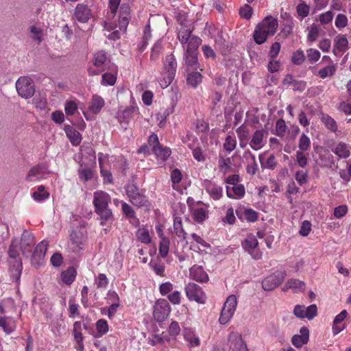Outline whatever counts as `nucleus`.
I'll use <instances>...</instances> for the list:
<instances>
[{"label": "nucleus", "instance_id": "obj_1", "mask_svg": "<svg viewBox=\"0 0 351 351\" xmlns=\"http://www.w3.org/2000/svg\"><path fill=\"white\" fill-rule=\"evenodd\" d=\"M130 19V8L128 5H121L119 12V23L114 24L110 22L104 23L105 35L110 40L120 38V33L125 32Z\"/></svg>", "mask_w": 351, "mask_h": 351}, {"label": "nucleus", "instance_id": "obj_2", "mask_svg": "<svg viewBox=\"0 0 351 351\" xmlns=\"http://www.w3.org/2000/svg\"><path fill=\"white\" fill-rule=\"evenodd\" d=\"M278 21L273 16L265 17L258 23L254 31L253 37L256 43H264L269 36L275 34L278 28Z\"/></svg>", "mask_w": 351, "mask_h": 351}, {"label": "nucleus", "instance_id": "obj_3", "mask_svg": "<svg viewBox=\"0 0 351 351\" xmlns=\"http://www.w3.org/2000/svg\"><path fill=\"white\" fill-rule=\"evenodd\" d=\"M110 202V195L102 191H97L94 193L93 204L95 211L101 217V225L104 226L105 222L110 220L112 217L111 210L108 208Z\"/></svg>", "mask_w": 351, "mask_h": 351}, {"label": "nucleus", "instance_id": "obj_4", "mask_svg": "<svg viewBox=\"0 0 351 351\" xmlns=\"http://www.w3.org/2000/svg\"><path fill=\"white\" fill-rule=\"evenodd\" d=\"M18 245L19 243L17 241H12L8 251L10 257L14 261L13 263L10 261L11 276L12 280L16 283L17 285H19L23 269L21 261V259L18 258L19 255Z\"/></svg>", "mask_w": 351, "mask_h": 351}, {"label": "nucleus", "instance_id": "obj_5", "mask_svg": "<svg viewBox=\"0 0 351 351\" xmlns=\"http://www.w3.org/2000/svg\"><path fill=\"white\" fill-rule=\"evenodd\" d=\"M237 304L238 300L235 295H230L228 297L221 309L219 318V322L221 324H227L232 319L236 311Z\"/></svg>", "mask_w": 351, "mask_h": 351}, {"label": "nucleus", "instance_id": "obj_6", "mask_svg": "<svg viewBox=\"0 0 351 351\" xmlns=\"http://www.w3.org/2000/svg\"><path fill=\"white\" fill-rule=\"evenodd\" d=\"M18 94L23 98L32 97L35 93L34 84L32 78L27 76L20 77L16 82Z\"/></svg>", "mask_w": 351, "mask_h": 351}, {"label": "nucleus", "instance_id": "obj_7", "mask_svg": "<svg viewBox=\"0 0 351 351\" xmlns=\"http://www.w3.org/2000/svg\"><path fill=\"white\" fill-rule=\"evenodd\" d=\"M200 44L201 39L199 38H193L191 39L190 46L184 49L185 50L184 60L186 64L194 69H197L198 68L196 50Z\"/></svg>", "mask_w": 351, "mask_h": 351}, {"label": "nucleus", "instance_id": "obj_8", "mask_svg": "<svg viewBox=\"0 0 351 351\" xmlns=\"http://www.w3.org/2000/svg\"><path fill=\"white\" fill-rule=\"evenodd\" d=\"M171 306L165 299H158L153 306V317L157 322L165 320L171 313Z\"/></svg>", "mask_w": 351, "mask_h": 351}, {"label": "nucleus", "instance_id": "obj_9", "mask_svg": "<svg viewBox=\"0 0 351 351\" xmlns=\"http://www.w3.org/2000/svg\"><path fill=\"white\" fill-rule=\"evenodd\" d=\"M242 247L253 259L259 260L262 258V252L258 247V241L254 235H247L242 242Z\"/></svg>", "mask_w": 351, "mask_h": 351}, {"label": "nucleus", "instance_id": "obj_10", "mask_svg": "<svg viewBox=\"0 0 351 351\" xmlns=\"http://www.w3.org/2000/svg\"><path fill=\"white\" fill-rule=\"evenodd\" d=\"M188 299L191 301H195L199 304H204L206 296L202 288L193 282L188 283L184 288Z\"/></svg>", "mask_w": 351, "mask_h": 351}, {"label": "nucleus", "instance_id": "obj_11", "mask_svg": "<svg viewBox=\"0 0 351 351\" xmlns=\"http://www.w3.org/2000/svg\"><path fill=\"white\" fill-rule=\"evenodd\" d=\"M125 190L130 202L134 206L141 207L146 205L147 202L146 197L139 192L138 189L134 184H128Z\"/></svg>", "mask_w": 351, "mask_h": 351}, {"label": "nucleus", "instance_id": "obj_12", "mask_svg": "<svg viewBox=\"0 0 351 351\" xmlns=\"http://www.w3.org/2000/svg\"><path fill=\"white\" fill-rule=\"evenodd\" d=\"M286 277V272L278 271L266 277L262 282L265 291H271L280 285Z\"/></svg>", "mask_w": 351, "mask_h": 351}, {"label": "nucleus", "instance_id": "obj_13", "mask_svg": "<svg viewBox=\"0 0 351 351\" xmlns=\"http://www.w3.org/2000/svg\"><path fill=\"white\" fill-rule=\"evenodd\" d=\"M229 351H249L242 335L238 332L232 331L228 338Z\"/></svg>", "mask_w": 351, "mask_h": 351}, {"label": "nucleus", "instance_id": "obj_14", "mask_svg": "<svg viewBox=\"0 0 351 351\" xmlns=\"http://www.w3.org/2000/svg\"><path fill=\"white\" fill-rule=\"evenodd\" d=\"M149 142L156 143V145L153 146V152L158 160L164 162L169 157L171 153V149L169 147H162L158 143L157 135H152L149 138Z\"/></svg>", "mask_w": 351, "mask_h": 351}, {"label": "nucleus", "instance_id": "obj_15", "mask_svg": "<svg viewBox=\"0 0 351 351\" xmlns=\"http://www.w3.org/2000/svg\"><path fill=\"white\" fill-rule=\"evenodd\" d=\"M107 61V56L106 53L104 51H97L94 54L93 56V66L96 68H93L90 66L88 69V72L90 75H98L102 70H103V66L105 64V63Z\"/></svg>", "mask_w": 351, "mask_h": 351}, {"label": "nucleus", "instance_id": "obj_16", "mask_svg": "<svg viewBox=\"0 0 351 351\" xmlns=\"http://www.w3.org/2000/svg\"><path fill=\"white\" fill-rule=\"evenodd\" d=\"M48 173L49 171L45 166L37 165L29 170L26 178L29 182H36L45 178Z\"/></svg>", "mask_w": 351, "mask_h": 351}, {"label": "nucleus", "instance_id": "obj_17", "mask_svg": "<svg viewBox=\"0 0 351 351\" xmlns=\"http://www.w3.org/2000/svg\"><path fill=\"white\" fill-rule=\"evenodd\" d=\"M265 134L266 132L263 130H258L253 133L249 142V145L252 149L258 151L264 147L266 143Z\"/></svg>", "mask_w": 351, "mask_h": 351}, {"label": "nucleus", "instance_id": "obj_18", "mask_svg": "<svg viewBox=\"0 0 351 351\" xmlns=\"http://www.w3.org/2000/svg\"><path fill=\"white\" fill-rule=\"evenodd\" d=\"M191 238L193 239V242L198 245L197 246H195L193 243H192L191 248L193 250L197 251L200 253H212V247L210 245L204 241V239H202L200 236L195 233H193L191 234Z\"/></svg>", "mask_w": 351, "mask_h": 351}, {"label": "nucleus", "instance_id": "obj_19", "mask_svg": "<svg viewBox=\"0 0 351 351\" xmlns=\"http://www.w3.org/2000/svg\"><path fill=\"white\" fill-rule=\"evenodd\" d=\"M189 276L191 279L199 282H207L209 280L208 275L204 271L203 267L197 265L190 268Z\"/></svg>", "mask_w": 351, "mask_h": 351}, {"label": "nucleus", "instance_id": "obj_20", "mask_svg": "<svg viewBox=\"0 0 351 351\" xmlns=\"http://www.w3.org/2000/svg\"><path fill=\"white\" fill-rule=\"evenodd\" d=\"M309 340V330L303 326L300 329V334L295 335L291 339L292 344L297 348H302L304 345L306 344Z\"/></svg>", "mask_w": 351, "mask_h": 351}, {"label": "nucleus", "instance_id": "obj_21", "mask_svg": "<svg viewBox=\"0 0 351 351\" xmlns=\"http://www.w3.org/2000/svg\"><path fill=\"white\" fill-rule=\"evenodd\" d=\"M204 186L206 192L213 199L219 200L222 197L223 189L221 186L210 180H205Z\"/></svg>", "mask_w": 351, "mask_h": 351}, {"label": "nucleus", "instance_id": "obj_22", "mask_svg": "<svg viewBox=\"0 0 351 351\" xmlns=\"http://www.w3.org/2000/svg\"><path fill=\"white\" fill-rule=\"evenodd\" d=\"M258 159L263 169L273 170L276 167V160L274 154H269L268 152H264L259 154Z\"/></svg>", "mask_w": 351, "mask_h": 351}, {"label": "nucleus", "instance_id": "obj_23", "mask_svg": "<svg viewBox=\"0 0 351 351\" xmlns=\"http://www.w3.org/2000/svg\"><path fill=\"white\" fill-rule=\"evenodd\" d=\"M21 250L23 254L27 255L32 251V247L34 245V238L32 233L25 232L23 233L21 240Z\"/></svg>", "mask_w": 351, "mask_h": 351}, {"label": "nucleus", "instance_id": "obj_24", "mask_svg": "<svg viewBox=\"0 0 351 351\" xmlns=\"http://www.w3.org/2000/svg\"><path fill=\"white\" fill-rule=\"evenodd\" d=\"M348 48V41L344 35H339L335 39L333 53L341 56Z\"/></svg>", "mask_w": 351, "mask_h": 351}, {"label": "nucleus", "instance_id": "obj_25", "mask_svg": "<svg viewBox=\"0 0 351 351\" xmlns=\"http://www.w3.org/2000/svg\"><path fill=\"white\" fill-rule=\"evenodd\" d=\"M305 288L306 285L304 282L299 279L291 278L286 282L282 288V291H287L289 289H291L293 292L298 293L300 291H304L305 290Z\"/></svg>", "mask_w": 351, "mask_h": 351}, {"label": "nucleus", "instance_id": "obj_26", "mask_svg": "<svg viewBox=\"0 0 351 351\" xmlns=\"http://www.w3.org/2000/svg\"><path fill=\"white\" fill-rule=\"evenodd\" d=\"M348 312L346 310H343L338 315H337L333 320L332 331L333 335H337L345 329V326L341 325L343 321L347 317Z\"/></svg>", "mask_w": 351, "mask_h": 351}, {"label": "nucleus", "instance_id": "obj_27", "mask_svg": "<svg viewBox=\"0 0 351 351\" xmlns=\"http://www.w3.org/2000/svg\"><path fill=\"white\" fill-rule=\"evenodd\" d=\"M75 18L81 23H86L90 16L89 8L84 4H77L74 12Z\"/></svg>", "mask_w": 351, "mask_h": 351}, {"label": "nucleus", "instance_id": "obj_28", "mask_svg": "<svg viewBox=\"0 0 351 351\" xmlns=\"http://www.w3.org/2000/svg\"><path fill=\"white\" fill-rule=\"evenodd\" d=\"M104 105V99L101 97L95 95L89 104L88 111L91 114H97L101 112Z\"/></svg>", "mask_w": 351, "mask_h": 351}, {"label": "nucleus", "instance_id": "obj_29", "mask_svg": "<svg viewBox=\"0 0 351 351\" xmlns=\"http://www.w3.org/2000/svg\"><path fill=\"white\" fill-rule=\"evenodd\" d=\"M183 335L185 341L191 348L197 347L200 345V339L195 331L190 328H185L183 330Z\"/></svg>", "mask_w": 351, "mask_h": 351}, {"label": "nucleus", "instance_id": "obj_30", "mask_svg": "<svg viewBox=\"0 0 351 351\" xmlns=\"http://www.w3.org/2000/svg\"><path fill=\"white\" fill-rule=\"evenodd\" d=\"M227 196L232 199H241L245 195V188L242 184H237L234 186H226Z\"/></svg>", "mask_w": 351, "mask_h": 351}, {"label": "nucleus", "instance_id": "obj_31", "mask_svg": "<svg viewBox=\"0 0 351 351\" xmlns=\"http://www.w3.org/2000/svg\"><path fill=\"white\" fill-rule=\"evenodd\" d=\"M332 152L340 158H347L350 156V146L343 142L337 143L332 148Z\"/></svg>", "mask_w": 351, "mask_h": 351}, {"label": "nucleus", "instance_id": "obj_32", "mask_svg": "<svg viewBox=\"0 0 351 351\" xmlns=\"http://www.w3.org/2000/svg\"><path fill=\"white\" fill-rule=\"evenodd\" d=\"M64 132L73 145H77L82 141V136L79 132L69 125H64Z\"/></svg>", "mask_w": 351, "mask_h": 351}, {"label": "nucleus", "instance_id": "obj_33", "mask_svg": "<svg viewBox=\"0 0 351 351\" xmlns=\"http://www.w3.org/2000/svg\"><path fill=\"white\" fill-rule=\"evenodd\" d=\"M245 156L247 160V165L246 167L247 173L251 176H254L256 174L258 169V166L256 160V157L250 151L245 152Z\"/></svg>", "mask_w": 351, "mask_h": 351}, {"label": "nucleus", "instance_id": "obj_34", "mask_svg": "<svg viewBox=\"0 0 351 351\" xmlns=\"http://www.w3.org/2000/svg\"><path fill=\"white\" fill-rule=\"evenodd\" d=\"M0 326L7 334H11L16 329V323L14 319L10 317H0Z\"/></svg>", "mask_w": 351, "mask_h": 351}, {"label": "nucleus", "instance_id": "obj_35", "mask_svg": "<svg viewBox=\"0 0 351 351\" xmlns=\"http://www.w3.org/2000/svg\"><path fill=\"white\" fill-rule=\"evenodd\" d=\"M193 219L198 223L203 222L207 217L206 209L202 204L194 206L192 208Z\"/></svg>", "mask_w": 351, "mask_h": 351}, {"label": "nucleus", "instance_id": "obj_36", "mask_svg": "<svg viewBox=\"0 0 351 351\" xmlns=\"http://www.w3.org/2000/svg\"><path fill=\"white\" fill-rule=\"evenodd\" d=\"M136 110L134 107H128L120 110L117 115L119 122L121 123H128L132 117V114Z\"/></svg>", "mask_w": 351, "mask_h": 351}, {"label": "nucleus", "instance_id": "obj_37", "mask_svg": "<svg viewBox=\"0 0 351 351\" xmlns=\"http://www.w3.org/2000/svg\"><path fill=\"white\" fill-rule=\"evenodd\" d=\"M178 36L184 49L190 46V43L192 38H198L195 36H192L191 31L190 29H181L179 31Z\"/></svg>", "mask_w": 351, "mask_h": 351}, {"label": "nucleus", "instance_id": "obj_38", "mask_svg": "<svg viewBox=\"0 0 351 351\" xmlns=\"http://www.w3.org/2000/svg\"><path fill=\"white\" fill-rule=\"evenodd\" d=\"M71 240L76 244L77 247L82 245L86 240V230L84 228H81L79 232L73 231L70 234Z\"/></svg>", "mask_w": 351, "mask_h": 351}, {"label": "nucleus", "instance_id": "obj_39", "mask_svg": "<svg viewBox=\"0 0 351 351\" xmlns=\"http://www.w3.org/2000/svg\"><path fill=\"white\" fill-rule=\"evenodd\" d=\"M160 241L159 244V253L163 258L166 257L169 253L170 241L169 239L163 236L162 231L158 232Z\"/></svg>", "mask_w": 351, "mask_h": 351}, {"label": "nucleus", "instance_id": "obj_40", "mask_svg": "<svg viewBox=\"0 0 351 351\" xmlns=\"http://www.w3.org/2000/svg\"><path fill=\"white\" fill-rule=\"evenodd\" d=\"M177 69L176 60L173 54L168 55L166 57L165 62L164 64V71L167 73L176 74Z\"/></svg>", "mask_w": 351, "mask_h": 351}, {"label": "nucleus", "instance_id": "obj_41", "mask_svg": "<svg viewBox=\"0 0 351 351\" xmlns=\"http://www.w3.org/2000/svg\"><path fill=\"white\" fill-rule=\"evenodd\" d=\"M136 237L138 241L145 244H149L152 239L149 230L147 227H141L136 232Z\"/></svg>", "mask_w": 351, "mask_h": 351}, {"label": "nucleus", "instance_id": "obj_42", "mask_svg": "<svg viewBox=\"0 0 351 351\" xmlns=\"http://www.w3.org/2000/svg\"><path fill=\"white\" fill-rule=\"evenodd\" d=\"M78 108V101L71 98L66 101L64 104V111L66 115H73Z\"/></svg>", "mask_w": 351, "mask_h": 351}, {"label": "nucleus", "instance_id": "obj_43", "mask_svg": "<svg viewBox=\"0 0 351 351\" xmlns=\"http://www.w3.org/2000/svg\"><path fill=\"white\" fill-rule=\"evenodd\" d=\"M320 120L328 130L334 132L337 130V125L336 121L328 114H322Z\"/></svg>", "mask_w": 351, "mask_h": 351}, {"label": "nucleus", "instance_id": "obj_44", "mask_svg": "<svg viewBox=\"0 0 351 351\" xmlns=\"http://www.w3.org/2000/svg\"><path fill=\"white\" fill-rule=\"evenodd\" d=\"M310 12V7L304 1H301L296 7L297 17L300 20H303Z\"/></svg>", "mask_w": 351, "mask_h": 351}, {"label": "nucleus", "instance_id": "obj_45", "mask_svg": "<svg viewBox=\"0 0 351 351\" xmlns=\"http://www.w3.org/2000/svg\"><path fill=\"white\" fill-rule=\"evenodd\" d=\"M49 196V193L45 191V186H39L37 190L32 193L33 199L38 202H43Z\"/></svg>", "mask_w": 351, "mask_h": 351}, {"label": "nucleus", "instance_id": "obj_46", "mask_svg": "<svg viewBox=\"0 0 351 351\" xmlns=\"http://www.w3.org/2000/svg\"><path fill=\"white\" fill-rule=\"evenodd\" d=\"M76 271L73 267L68 268L61 274L62 281L66 285L71 284L74 281Z\"/></svg>", "mask_w": 351, "mask_h": 351}, {"label": "nucleus", "instance_id": "obj_47", "mask_svg": "<svg viewBox=\"0 0 351 351\" xmlns=\"http://www.w3.org/2000/svg\"><path fill=\"white\" fill-rule=\"evenodd\" d=\"M337 69V65L335 64H330L327 65L326 66L321 69L318 71V75L322 78L325 79L328 77H330L335 73Z\"/></svg>", "mask_w": 351, "mask_h": 351}, {"label": "nucleus", "instance_id": "obj_48", "mask_svg": "<svg viewBox=\"0 0 351 351\" xmlns=\"http://www.w3.org/2000/svg\"><path fill=\"white\" fill-rule=\"evenodd\" d=\"M48 242L45 240L40 241L36 247L34 256L38 258H43L47 250Z\"/></svg>", "mask_w": 351, "mask_h": 351}, {"label": "nucleus", "instance_id": "obj_49", "mask_svg": "<svg viewBox=\"0 0 351 351\" xmlns=\"http://www.w3.org/2000/svg\"><path fill=\"white\" fill-rule=\"evenodd\" d=\"M202 76L199 72H193L187 77L188 84L193 88H196L202 82Z\"/></svg>", "mask_w": 351, "mask_h": 351}, {"label": "nucleus", "instance_id": "obj_50", "mask_svg": "<svg viewBox=\"0 0 351 351\" xmlns=\"http://www.w3.org/2000/svg\"><path fill=\"white\" fill-rule=\"evenodd\" d=\"M219 171L223 173L230 172L232 169V162L230 158L220 157L219 159Z\"/></svg>", "mask_w": 351, "mask_h": 351}, {"label": "nucleus", "instance_id": "obj_51", "mask_svg": "<svg viewBox=\"0 0 351 351\" xmlns=\"http://www.w3.org/2000/svg\"><path fill=\"white\" fill-rule=\"evenodd\" d=\"M237 146V140L234 136L228 135L226 136L223 143V149L228 153L232 152Z\"/></svg>", "mask_w": 351, "mask_h": 351}, {"label": "nucleus", "instance_id": "obj_52", "mask_svg": "<svg viewBox=\"0 0 351 351\" xmlns=\"http://www.w3.org/2000/svg\"><path fill=\"white\" fill-rule=\"evenodd\" d=\"M173 229L175 233L178 237L185 239L186 232L182 228V219L180 217H175L173 221Z\"/></svg>", "mask_w": 351, "mask_h": 351}, {"label": "nucleus", "instance_id": "obj_53", "mask_svg": "<svg viewBox=\"0 0 351 351\" xmlns=\"http://www.w3.org/2000/svg\"><path fill=\"white\" fill-rule=\"evenodd\" d=\"M175 75L169 73H167V71H164L162 73V76L159 80V84L162 88H166L168 87L170 84L172 82L174 79Z\"/></svg>", "mask_w": 351, "mask_h": 351}, {"label": "nucleus", "instance_id": "obj_54", "mask_svg": "<svg viewBox=\"0 0 351 351\" xmlns=\"http://www.w3.org/2000/svg\"><path fill=\"white\" fill-rule=\"evenodd\" d=\"M117 80V71L113 73H106L102 75L101 84L104 86H112Z\"/></svg>", "mask_w": 351, "mask_h": 351}, {"label": "nucleus", "instance_id": "obj_55", "mask_svg": "<svg viewBox=\"0 0 351 351\" xmlns=\"http://www.w3.org/2000/svg\"><path fill=\"white\" fill-rule=\"evenodd\" d=\"M165 340L169 341L170 338L165 335L164 332L162 335H154L148 339V343L152 346H156L162 343Z\"/></svg>", "mask_w": 351, "mask_h": 351}, {"label": "nucleus", "instance_id": "obj_56", "mask_svg": "<svg viewBox=\"0 0 351 351\" xmlns=\"http://www.w3.org/2000/svg\"><path fill=\"white\" fill-rule=\"evenodd\" d=\"M97 332L99 337L103 336L108 331V324L104 319H99L96 323Z\"/></svg>", "mask_w": 351, "mask_h": 351}, {"label": "nucleus", "instance_id": "obj_57", "mask_svg": "<svg viewBox=\"0 0 351 351\" xmlns=\"http://www.w3.org/2000/svg\"><path fill=\"white\" fill-rule=\"evenodd\" d=\"M32 38L40 43L43 39V30L36 25H32L29 27Z\"/></svg>", "mask_w": 351, "mask_h": 351}, {"label": "nucleus", "instance_id": "obj_58", "mask_svg": "<svg viewBox=\"0 0 351 351\" xmlns=\"http://www.w3.org/2000/svg\"><path fill=\"white\" fill-rule=\"evenodd\" d=\"M110 306L108 308H103L101 310L102 315H108L110 319H112L118 311L120 304H109Z\"/></svg>", "mask_w": 351, "mask_h": 351}, {"label": "nucleus", "instance_id": "obj_59", "mask_svg": "<svg viewBox=\"0 0 351 351\" xmlns=\"http://www.w3.org/2000/svg\"><path fill=\"white\" fill-rule=\"evenodd\" d=\"M311 145L310 138L305 134H302L299 139L298 147L301 152H304L308 149Z\"/></svg>", "mask_w": 351, "mask_h": 351}, {"label": "nucleus", "instance_id": "obj_60", "mask_svg": "<svg viewBox=\"0 0 351 351\" xmlns=\"http://www.w3.org/2000/svg\"><path fill=\"white\" fill-rule=\"evenodd\" d=\"M319 27L315 24H313L309 29L307 35V39L310 42H314L317 40L319 34Z\"/></svg>", "mask_w": 351, "mask_h": 351}, {"label": "nucleus", "instance_id": "obj_61", "mask_svg": "<svg viewBox=\"0 0 351 351\" xmlns=\"http://www.w3.org/2000/svg\"><path fill=\"white\" fill-rule=\"evenodd\" d=\"M180 332V327L178 322L176 321H173L169 326L168 328V333L169 335V338H175L178 336Z\"/></svg>", "mask_w": 351, "mask_h": 351}, {"label": "nucleus", "instance_id": "obj_62", "mask_svg": "<svg viewBox=\"0 0 351 351\" xmlns=\"http://www.w3.org/2000/svg\"><path fill=\"white\" fill-rule=\"evenodd\" d=\"M97 288L106 289L109 280L104 274H99L95 280Z\"/></svg>", "mask_w": 351, "mask_h": 351}, {"label": "nucleus", "instance_id": "obj_63", "mask_svg": "<svg viewBox=\"0 0 351 351\" xmlns=\"http://www.w3.org/2000/svg\"><path fill=\"white\" fill-rule=\"evenodd\" d=\"M295 178L300 186H303L308 182V173L304 170L298 171L295 173Z\"/></svg>", "mask_w": 351, "mask_h": 351}, {"label": "nucleus", "instance_id": "obj_64", "mask_svg": "<svg viewBox=\"0 0 351 351\" xmlns=\"http://www.w3.org/2000/svg\"><path fill=\"white\" fill-rule=\"evenodd\" d=\"M173 285L170 282L162 283L159 287L160 293L162 296L168 295L173 291Z\"/></svg>", "mask_w": 351, "mask_h": 351}]
</instances>
